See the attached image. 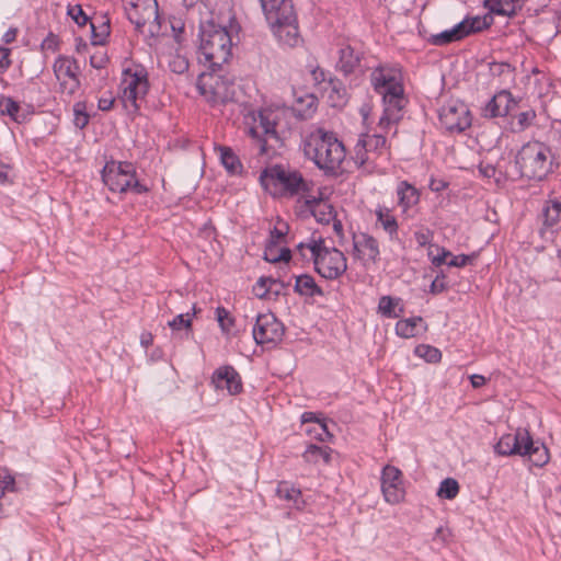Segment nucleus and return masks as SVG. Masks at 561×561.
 I'll return each instance as SVG.
<instances>
[{"label": "nucleus", "instance_id": "obj_1", "mask_svg": "<svg viewBox=\"0 0 561 561\" xmlns=\"http://www.w3.org/2000/svg\"><path fill=\"white\" fill-rule=\"evenodd\" d=\"M232 41L225 26L214 22H207L201 26V45L198 61L203 64L209 73L203 72L198 78L197 87L203 95L210 93V101L214 103L225 102L228 99L227 89L221 77L216 72L231 57Z\"/></svg>", "mask_w": 561, "mask_h": 561}, {"label": "nucleus", "instance_id": "obj_2", "mask_svg": "<svg viewBox=\"0 0 561 561\" xmlns=\"http://www.w3.org/2000/svg\"><path fill=\"white\" fill-rule=\"evenodd\" d=\"M305 154L325 173H334L345 158V148L333 133L319 129L305 144Z\"/></svg>", "mask_w": 561, "mask_h": 561}, {"label": "nucleus", "instance_id": "obj_3", "mask_svg": "<svg viewBox=\"0 0 561 561\" xmlns=\"http://www.w3.org/2000/svg\"><path fill=\"white\" fill-rule=\"evenodd\" d=\"M284 114L280 108L265 107L251 115L252 124L248 133L254 140L259 156L271 158L275 153L276 147L268 145V140H273L278 148L283 146L276 127Z\"/></svg>", "mask_w": 561, "mask_h": 561}, {"label": "nucleus", "instance_id": "obj_4", "mask_svg": "<svg viewBox=\"0 0 561 561\" xmlns=\"http://www.w3.org/2000/svg\"><path fill=\"white\" fill-rule=\"evenodd\" d=\"M262 186L272 195H297L308 191V183L298 171L274 165L260 175Z\"/></svg>", "mask_w": 561, "mask_h": 561}, {"label": "nucleus", "instance_id": "obj_5", "mask_svg": "<svg viewBox=\"0 0 561 561\" xmlns=\"http://www.w3.org/2000/svg\"><path fill=\"white\" fill-rule=\"evenodd\" d=\"M102 180L112 191L125 193L128 190L141 194L147 187L136 179V171L129 162H107L102 170Z\"/></svg>", "mask_w": 561, "mask_h": 561}, {"label": "nucleus", "instance_id": "obj_6", "mask_svg": "<svg viewBox=\"0 0 561 561\" xmlns=\"http://www.w3.org/2000/svg\"><path fill=\"white\" fill-rule=\"evenodd\" d=\"M322 240L307 245L311 252L314 270L327 279H336L347 270L346 257L335 248L322 245Z\"/></svg>", "mask_w": 561, "mask_h": 561}, {"label": "nucleus", "instance_id": "obj_7", "mask_svg": "<svg viewBox=\"0 0 561 561\" xmlns=\"http://www.w3.org/2000/svg\"><path fill=\"white\" fill-rule=\"evenodd\" d=\"M121 100L124 107L129 112H137L138 102L144 100L149 90L147 73L141 71L131 72L129 69L123 72L121 83Z\"/></svg>", "mask_w": 561, "mask_h": 561}, {"label": "nucleus", "instance_id": "obj_8", "mask_svg": "<svg viewBox=\"0 0 561 561\" xmlns=\"http://www.w3.org/2000/svg\"><path fill=\"white\" fill-rule=\"evenodd\" d=\"M125 13L140 33L144 32L147 24L150 26L149 32L151 34L159 28L158 3L156 0H126Z\"/></svg>", "mask_w": 561, "mask_h": 561}, {"label": "nucleus", "instance_id": "obj_9", "mask_svg": "<svg viewBox=\"0 0 561 561\" xmlns=\"http://www.w3.org/2000/svg\"><path fill=\"white\" fill-rule=\"evenodd\" d=\"M256 344H273L280 342L284 336V325L271 312L257 314L252 329Z\"/></svg>", "mask_w": 561, "mask_h": 561}, {"label": "nucleus", "instance_id": "obj_10", "mask_svg": "<svg viewBox=\"0 0 561 561\" xmlns=\"http://www.w3.org/2000/svg\"><path fill=\"white\" fill-rule=\"evenodd\" d=\"M442 125L449 131H463L471 125L470 112L463 103H449L439 112Z\"/></svg>", "mask_w": 561, "mask_h": 561}, {"label": "nucleus", "instance_id": "obj_11", "mask_svg": "<svg viewBox=\"0 0 561 561\" xmlns=\"http://www.w3.org/2000/svg\"><path fill=\"white\" fill-rule=\"evenodd\" d=\"M550 149L538 141H528V159L530 162V174L528 180L542 181L551 171V160H549Z\"/></svg>", "mask_w": 561, "mask_h": 561}, {"label": "nucleus", "instance_id": "obj_12", "mask_svg": "<svg viewBox=\"0 0 561 561\" xmlns=\"http://www.w3.org/2000/svg\"><path fill=\"white\" fill-rule=\"evenodd\" d=\"M381 490L385 500L390 504H398L404 499L401 471L393 466H386L381 474Z\"/></svg>", "mask_w": 561, "mask_h": 561}, {"label": "nucleus", "instance_id": "obj_13", "mask_svg": "<svg viewBox=\"0 0 561 561\" xmlns=\"http://www.w3.org/2000/svg\"><path fill=\"white\" fill-rule=\"evenodd\" d=\"M274 36L278 43L284 46L294 48L300 45L302 38L300 36L297 14H293L291 18L280 20L277 23H268Z\"/></svg>", "mask_w": 561, "mask_h": 561}, {"label": "nucleus", "instance_id": "obj_14", "mask_svg": "<svg viewBox=\"0 0 561 561\" xmlns=\"http://www.w3.org/2000/svg\"><path fill=\"white\" fill-rule=\"evenodd\" d=\"M385 103L383 115L380 117V126H388L391 123H397L401 119V112L404 107L405 101L403 96L402 85H397L382 95Z\"/></svg>", "mask_w": 561, "mask_h": 561}, {"label": "nucleus", "instance_id": "obj_15", "mask_svg": "<svg viewBox=\"0 0 561 561\" xmlns=\"http://www.w3.org/2000/svg\"><path fill=\"white\" fill-rule=\"evenodd\" d=\"M516 106L512 94L503 90L496 93L482 108V115L486 118L505 116Z\"/></svg>", "mask_w": 561, "mask_h": 561}, {"label": "nucleus", "instance_id": "obj_16", "mask_svg": "<svg viewBox=\"0 0 561 561\" xmlns=\"http://www.w3.org/2000/svg\"><path fill=\"white\" fill-rule=\"evenodd\" d=\"M370 81L374 89L381 95L392 91V88L401 85L399 81V71L386 66L374 69L370 75Z\"/></svg>", "mask_w": 561, "mask_h": 561}, {"label": "nucleus", "instance_id": "obj_17", "mask_svg": "<svg viewBox=\"0 0 561 561\" xmlns=\"http://www.w3.org/2000/svg\"><path fill=\"white\" fill-rule=\"evenodd\" d=\"M267 23H277L296 14L291 0H260Z\"/></svg>", "mask_w": 561, "mask_h": 561}, {"label": "nucleus", "instance_id": "obj_18", "mask_svg": "<svg viewBox=\"0 0 561 561\" xmlns=\"http://www.w3.org/2000/svg\"><path fill=\"white\" fill-rule=\"evenodd\" d=\"M213 383L217 389H226L230 394H237L242 390L240 375L232 366L218 368L213 376Z\"/></svg>", "mask_w": 561, "mask_h": 561}, {"label": "nucleus", "instance_id": "obj_19", "mask_svg": "<svg viewBox=\"0 0 561 561\" xmlns=\"http://www.w3.org/2000/svg\"><path fill=\"white\" fill-rule=\"evenodd\" d=\"M354 250L357 253V257L364 262L375 263L379 255L377 240L366 233L354 238Z\"/></svg>", "mask_w": 561, "mask_h": 561}, {"label": "nucleus", "instance_id": "obj_20", "mask_svg": "<svg viewBox=\"0 0 561 561\" xmlns=\"http://www.w3.org/2000/svg\"><path fill=\"white\" fill-rule=\"evenodd\" d=\"M495 451L502 456L510 455H526V438L516 434H505L503 435L497 444L495 445Z\"/></svg>", "mask_w": 561, "mask_h": 561}, {"label": "nucleus", "instance_id": "obj_21", "mask_svg": "<svg viewBox=\"0 0 561 561\" xmlns=\"http://www.w3.org/2000/svg\"><path fill=\"white\" fill-rule=\"evenodd\" d=\"M32 112L28 106L23 107L10 96H0V115L9 116L13 122L22 124L30 118Z\"/></svg>", "mask_w": 561, "mask_h": 561}, {"label": "nucleus", "instance_id": "obj_22", "mask_svg": "<svg viewBox=\"0 0 561 561\" xmlns=\"http://www.w3.org/2000/svg\"><path fill=\"white\" fill-rule=\"evenodd\" d=\"M525 0H484V5L491 13L512 16L522 10Z\"/></svg>", "mask_w": 561, "mask_h": 561}, {"label": "nucleus", "instance_id": "obj_23", "mask_svg": "<svg viewBox=\"0 0 561 561\" xmlns=\"http://www.w3.org/2000/svg\"><path fill=\"white\" fill-rule=\"evenodd\" d=\"M549 459L550 454L547 446L540 440H534L528 434V461L535 467H543Z\"/></svg>", "mask_w": 561, "mask_h": 561}, {"label": "nucleus", "instance_id": "obj_24", "mask_svg": "<svg viewBox=\"0 0 561 561\" xmlns=\"http://www.w3.org/2000/svg\"><path fill=\"white\" fill-rule=\"evenodd\" d=\"M295 291L300 296L314 297L323 296L324 293L319 287L311 275L302 274L296 277Z\"/></svg>", "mask_w": 561, "mask_h": 561}, {"label": "nucleus", "instance_id": "obj_25", "mask_svg": "<svg viewBox=\"0 0 561 561\" xmlns=\"http://www.w3.org/2000/svg\"><path fill=\"white\" fill-rule=\"evenodd\" d=\"M307 204L318 222L329 224L335 218V211L331 204L316 199L307 201Z\"/></svg>", "mask_w": 561, "mask_h": 561}, {"label": "nucleus", "instance_id": "obj_26", "mask_svg": "<svg viewBox=\"0 0 561 561\" xmlns=\"http://www.w3.org/2000/svg\"><path fill=\"white\" fill-rule=\"evenodd\" d=\"M397 194L399 197V205L403 208V210H407L411 206L415 205L420 198L417 190L407 181L399 183Z\"/></svg>", "mask_w": 561, "mask_h": 561}, {"label": "nucleus", "instance_id": "obj_27", "mask_svg": "<svg viewBox=\"0 0 561 561\" xmlns=\"http://www.w3.org/2000/svg\"><path fill=\"white\" fill-rule=\"evenodd\" d=\"M54 71L56 77L60 79L70 78L78 83L77 71L78 65L75 59L67 57H59L54 64Z\"/></svg>", "mask_w": 561, "mask_h": 561}, {"label": "nucleus", "instance_id": "obj_28", "mask_svg": "<svg viewBox=\"0 0 561 561\" xmlns=\"http://www.w3.org/2000/svg\"><path fill=\"white\" fill-rule=\"evenodd\" d=\"M493 23V16L488 13L482 16L477 15L473 18H467L463 21H461L459 24L463 25L462 31L466 32V36L481 32L488 27H490Z\"/></svg>", "mask_w": 561, "mask_h": 561}, {"label": "nucleus", "instance_id": "obj_29", "mask_svg": "<svg viewBox=\"0 0 561 561\" xmlns=\"http://www.w3.org/2000/svg\"><path fill=\"white\" fill-rule=\"evenodd\" d=\"M463 25L457 24L451 30H446L442 33L432 35L431 43L436 46H443L466 37V32L462 31Z\"/></svg>", "mask_w": 561, "mask_h": 561}, {"label": "nucleus", "instance_id": "obj_30", "mask_svg": "<svg viewBox=\"0 0 561 561\" xmlns=\"http://www.w3.org/2000/svg\"><path fill=\"white\" fill-rule=\"evenodd\" d=\"M422 323V317H413L409 319L399 320L396 324V332L398 335L404 339L414 337L419 333V324Z\"/></svg>", "mask_w": 561, "mask_h": 561}, {"label": "nucleus", "instance_id": "obj_31", "mask_svg": "<svg viewBox=\"0 0 561 561\" xmlns=\"http://www.w3.org/2000/svg\"><path fill=\"white\" fill-rule=\"evenodd\" d=\"M561 214V203L558 201H549L546 202L545 206L541 209L540 218L542 220L543 226L552 227L554 226L560 218Z\"/></svg>", "mask_w": 561, "mask_h": 561}, {"label": "nucleus", "instance_id": "obj_32", "mask_svg": "<svg viewBox=\"0 0 561 561\" xmlns=\"http://www.w3.org/2000/svg\"><path fill=\"white\" fill-rule=\"evenodd\" d=\"M359 64V57L355 54L351 46H346L340 49L339 67L345 73L348 75Z\"/></svg>", "mask_w": 561, "mask_h": 561}, {"label": "nucleus", "instance_id": "obj_33", "mask_svg": "<svg viewBox=\"0 0 561 561\" xmlns=\"http://www.w3.org/2000/svg\"><path fill=\"white\" fill-rule=\"evenodd\" d=\"M399 301V298L382 296L379 299L378 311L386 318H399L403 313V307H400L398 311H396V307L398 306Z\"/></svg>", "mask_w": 561, "mask_h": 561}, {"label": "nucleus", "instance_id": "obj_34", "mask_svg": "<svg viewBox=\"0 0 561 561\" xmlns=\"http://www.w3.org/2000/svg\"><path fill=\"white\" fill-rule=\"evenodd\" d=\"M220 160L226 170L230 174H238L242 170V164L239 158L234 154L231 148L221 147L220 148Z\"/></svg>", "mask_w": 561, "mask_h": 561}, {"label": "nucleus", "instance_id": "obj_35", "mask_svg": "<svg viewBox=\"0 0 561 561\" xmlns=\"http://www.w3.org/2000/svg\"><path fill=\"white\" fill-rule=\"evenodd\" d=\"M273 286L284 288L286 284L272 277H261L253 287V293L259 298H265Z\"/></svg>", "mask_w": 561, "mask_h": 561}, {"label": "nucleus", "instance_id": "obj_36", "mask_svg": "<svg viewBox=\"0 0 561 561\" xmlns=\"http://www.w3.org/2000/svg\"><path fill=\"white\" fill-rule=\"evenodd\" d=\"M304 457L309 462H316L319 458H322L328 463L331 458V449L329 447L309 445Z\"/></svg>", "mask_w": 561, "mask_h": 561}, {"label": "nucleus", "instance_id": "obj_37", "mask_svg": "<svg viewBox=\"0 0 561 561\" xmlns=\"http://www.w3.org/2000/svg\"><path fill=\"white\" fill-rule=\"evenodd\" d=\"M459 493V484L453 478H446L440 482L437 495L442 499L453 500Z\"/></svg>", "mask_w": 561, "mask_h": 561}, {"label": "nucleus", "instance_id": "obj_38", "mask_svg": "<svg viewBox=\"0 0 561 561\" xmlns=\"http://www.w3.org/2000/svg\"><path fill=\"white\" fill-rule=\"evenodd\" d=\"M272 251H277V247L274 243L266 245L264 250V260L271 263H277L280 261L288 262L291 257V251L288 248L279 250L278 255H272Z\"/></svg>", "mask_w": 561, "mask_h": 561}, {"label": "nucleus", "instance_id": "obj_39", "mask_svg": "<svg viewBox=\"0 0 561 561\" xmlns=\"http://www.w3.org/2000/svg\"><path fill=\"white\" fill-rule=\"evenodd\" d=\"M415 354L427 363H438L442 358V353L438 348L424 344L416 346Z\"/></svg>", "mask_w": 561, "mask_h": 561}, {"label": "nucleus", "instance_id": "obj_40", "mask_svg": "<svg viewBox=\"0 0 561 561\" xmlns=\"http://www.w3.org/2000/svg\"><path fill=\"white\" fill-rule=\"evenodd\" d=\"M386 142H387V139L382 135H376V134L367 135L363 139V148L366 151H371V150L378 151L386 147Z\"/></svg>", "mask_w": 561, "mask_h": 561}, {"label": "nucleus", "instance_id": "obj_41", "mask_svg": "<svg viewBox=\"0 0 561 561\" xmlns=\"http://www.w3.org/2000/svg\"><path fill=\"white\" fill-rule=\"evenodd\" d=\"M378 221L381 224L382 228L392 237L397 233L398 224L393 216L389 215L388 211L378 210L377 211Z\"/></svg>", "mask_w": 561, "mask_h": 561}, {"label": "nucleus", "instance_id": "obj_42", "mask_svg": "<svg viewBox=\"0 0 561 561\" xmlns=\"http://www.w3.org/2000/svg\"><path fill=\"white\" fill-rule=\"evenodd\" d=\"M312 421H317L319 423L320 432L317 433V438L319 440L324 442V440L330 439L332 437V434L329 432L327 424L322 423V422H319L317 420L316 414L313 412H305L301 415V422L302 423L312 422Z\"/></svg>", "mask_w": 561, "mask_h": 561}, {"label": "nucleus", "instance_id": "obj_43", "mask_svg": "<svg viewBox=\"0 0 561 561\" xmlns=\"http://www.w3.org/2000/svg\"><path fill=\"white\" fill-rule=\"evenodd\" d=\"M276 494L279 499L296 502L300 496V490L290 486L287 482H282L277 486Z\"/></svg>", "mask_w": 561, "mask_h": 561}, {"label": "nucleus", "instance_id": "obj_44", "mask_svg": "<svg viewBox=\"0 0 561 561\" xmlns=\"http://www.w3.org/2000/svg\"><path fill=\"white\" fill-rule=\"evenodd\" d=\"M168 325L174 331L181 329L191 330L192 319L190 318V313L178 314L173 320L168 322Z\"/></svg>", "mask_w": 561, "mask_h": 561}, {"label": "nucleus", "instance_id": "obj_45", "mask_svg": "<svg viewBox=\"0 0 561 561\" xmlns=\"http://www.w3.org/2000/svg\"><path fill=\"white\" fill-rule=\"evenodd\" d=\"M91 31H92V37H91L92 44L93 45H102V44H104L105 38L110 34V24H108V22L104 23L101 26V31L96 32L94 24L91 23Z\"/></svg>", "mask_w": 561, "mask_h": 561}, {"label": "nucleus", "instance_id": "obj_46", "mask_svg": "<svg viewBox=\"0 0 561 561\" xmlns=\"http://www.w3.org/2000/svg\"><path fill=\"white\" fill-rule=\"evenodd\" d=\"M216 316L221 330L224 332H229L230 327L233 323V320L230 318L229 312L225 308L218 307L216 309Z\"/></svg>", "mask_w": 561, "mask_h": 561}, {"label": "nucleus", "instance_id": "obj_47", "mask_svg": "<svg viewBox=\"0 0 561 561\" xmlns=\"http://www.w3.org/2000/svg\"><path fill=\"white\" fill-rule=\"evenodd\" d=\"M75 125L78 128H84L89 123V115L84 112V105L77 103L75 105Z\"/></svg>", "mask_w": 561, "mask_h": 561}, {"label": "nucleus", "instance_id": "obj_48", "mask_svg": "<svg viewBox=\"0 0 561 561\" xmlns=\"http://www.w3.org/2000/svg\"><path fill=\"white\" fill-rule=\"evenodd\" d=\"M489 69H490V72L492 76H503V75H507L510 76L512 70H511V66L506 62H491L489 65Z\"/></svg>", "mask_w": 561, "mask_h": 561}, {"label": "nucleus", "instance_id": "obj_49", "mask_svg": "<svg viewBox=\"0 0 561 561\" xmlns=\"http://www.w3.org/2000/svg\"><path fill=\"white\" fill-rule=\"evenodd\" d=\"M68 13L73 19V21L80 26L85 25L89 20L80 5H75L70 8Z\"/></svg>", "mask_w": 561, "mask_h": 561}, {"label": "nucleus", "instance_id": "obj_50", "mask_svg": "<svg viewBox=\"0 0 561 561\" xmlns=\"http://www.w3.org/2000/svg\"><path fill=\"white\" fill-rule=\"evenodd\" d=\"M170 68L175 73H183L188 69V61L185 58L178 56L170 62Z\"/></svg>", "mask_w": 561, "mask_h": 561}, {"label": "nucleus", "instance_id": "obj_51", "mask_svg": "<svg viewBox=\"0 0 561 561\" xmlns=\"http://www.w3.org/2000/svg\"><path fill=\"white\" fill-rule=\"evenodd\" d=\"M447 288V285L445 283V276L437 275L435 279L432 282L430 291L434 295L443 293Z\"/></svg>", "mask_w": 561, "mask_h": 561}, {"label": "nucleus", "instance_id": "obj_52", "mask_svg": "<svg viewBox=\"0 0 561 561\" xmlns=\"http://www.w3.org/2000/svg\"><path fill=\"white\" fill-rule=\"evenodd\" d=\"M58 47V38L53 33H49L46 38L42 42L43 50H53L55 51Z\"/></svg>", "mask_w": 561, "mask_h": 561}, {"label": "nucleus", "instance_id": "obj_53", "mask_svg": "<svg viewBox=\"0 0 561 561\" xmlns=\"http://www.w3.org/2000/svg\"><path fill=\"white\" fill-rule=\"evenodd\" d=\"M473 256H469L466 254H460L457 256H454L447 264L448 266H455V267H462L466 266Z\"/></svg>", "mask_w": 561, "mask_h": 561}, {"label": "nucleus", "instance_id": "obj_54", "mask_svg": "<svg viewBox=\"0 0 561 561\" xmlns=\"http://www.w3.org/2000/svg\"><path fill=\"white\" fill-rule=\"evenodd\" d=\"M526 126V113H520L517 117V121H513L511 123V129L514 133H520L525 129Z\"/></svg>", "mask_w": 561, "mask_h": 561}, {"label": "nucleus", "instance_id": "obj_55", "mask_svg": "<svg viewBox=\"0 0 561 561\" xmlns=\"http://www.w3.org/2000/svg\"><path fill=\"white\" fill-rule=\"evenodd\" d=\"M284 237L285 232L283 230L274 228L273 230H271L270 240L266 245H271L272 243H274L275 247H277Z\"/></svg>", "mask_w": 561, "mask_h": 561}, {"label": "nucleus", "instance_id": "obj_56", "mask_svg": "<svg viewBox=\"0 0 561 561\" xmlns=\"http://www.w3.org/2000/svg\"><path fill=\"white\" fill-rule=\"evenodd\" d=\"M10 50L8 48H0V71H3L9 68L10 59H9Z\"/></svg>", "mask_w": 561, "mask_h": 561}, {"label": "nucleus", "instance_id": "obj_57", "mask_svg": "<svg viewBox=\"0 0 561 561\" xmlns=\"http://www.w3.org/2000/svg\"><path fill=\"white\" fill-rule=\"evenodd\" d=\"M450 536H451L450 530L443 526L438 527L435 531V537L439 538L443 542H447Z\"/></svg>", "mask_w": 561, "mask_h": 561}, {"label": "nucleus", "instance_id": "obj_58", "mask_svg": "<svg viewBox=\"0 0 561 561\" xmlns=\"http://www.w3.org/2000/svg\"><path fill=\"white\" fill-rule=\"evenodd\" d=\"M114 101L115 100L113 98H101L99 100L98 106L101 111H108L112 108Z\"/></svg>", "mask_w": 561, "mask_h": 561}, {"label": "nucleus", "instance_id": "obj_59", "mask_svg": "<svg viewBox=\"0 0 561 561\" xmlns=\"http://www.w3.org/2000/svg\"><path fill=\"white\" fill-rule=\"evenodd\" d=\"M329 85L331 87L332 92L337 95V98L342 96L341 92H343L344 90L342 89L339 80L330 78Z\"/></svg>", "mask_w": 561, "mask_h": 561}, {"label": "nucleus", "instance_id": "obj_60", "mask_svg": "<svg viewBox=\"0 0 561 561\" xmlns=\"http://www.w3.org/2000/svg\"><path fill=\"white\" fill-rule=\"evenodd\" d=\"M470 381L473 388H480L486 382V379L482 375H472Z\"/></svg>", "mask_w": 561, "mask_h": 561}, {"label": "nucleus", "instance_id": "obj_61", "mask_svg": "<svg viewBox=\"0 0 561 561\" xmlns=\"http://www.w3.org/2000/svg\"><path fill=\"white\" fill-rule=\"evenodd\" d=\"M313 80L317 83H321L325 81V72L323 69L317 68L312 71Z\"/></svg>", "mask_w": 561, "mask_h": 561}, {"label": "nucleus", "instance_id": "obj_62", "mask_svg": "<svg viewBox=\"0 0 561 561\" xmlns=\"http://www.w3.org/2000/svg\"><path fill=\"white\" fill-rule=\"evenodd\" d=\"M140 342H141V345L147 348L153 342L152 334L148 333V332L142 333L140 336Z\"/></svg>", "mask_w": 561, "mask_h": 561}, {"label": "nucleus", "instance_id": "obj_63", "mask_svg": "<svg viewBox=\"0 0 561 561\" xmlns=\"http://www.w3.org/2000/svg\"><path fill=\"white\" fill-rule=\"evenodd\" d=\"M449 255H451L450 252L444 251L442 255L434 256L432 262L434 265L439 266L445 262V259Z\"/></svg>", "mask_w": 561, "mask_h": 561}, {"label": "nucleus", "instance_id": "obj_64", "mask_svg": "<svg viewBox=\"0 0 561 561\" xmlns=\"http://www.w3.org/2000/svg\"><path fill=\"white\" fill-rule=\"evenodd\" d=\"M16 36V30L10 28L3 36L4 43L9 44L15 39Z\"/></svg>", "mask_w": 561, "mask_h": 561}]
</instances>
